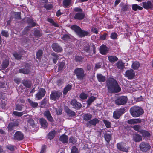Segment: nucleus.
I'll return each instance as SVG.
<instances>
[{
	"label": "nucleus",
	"instance_id": "53",
	"mask_svg": "<svg viewBox=\"0 0 153 153\" xmlns=\"http://www.w3.org/2000/svg\"><path fill=\"white\" fill-rule=\"evenodd\" d=\"M141 126L139 125H135L132 127V128L134 130L139 133L140 131L142 130L141 129Z\"/></svg>",
	"mask_w": 153,
	"mask_h": 153
},
{
	"label": "nucleus",
	"instance_id": "12",
	"mask_svg": "<svg viewBox=\"0 0 153 153\" xmlns=\"http://www.w3.org/2000/svg\"><path fill=\"white\" fill-rule=\"evenodd\" d=\"M46 93L45 89L43 88H41L35 95L36 98H37L38 100H40L45 96Z\"/></svg>",
	"mask_w": 153,
	"mask_h": 153
},
{
	"label": "nucleus",
	"instance_id": "35",
	"mask_svg": "<svg viewBox=\"0 0 153 153\" xmlns=\"http://www.w3.org/2000/svg\"><path fill=\"white\" fill-rule=\"evenodd\" d=\"M99 120L96 118H94L91 120H90L88 121V125L89 124L90 126H96L97 123H99Z\"/></svg>",
	"mask_w": 153,
	"mask_h": 153
},
{
	"label": "nucleus",
	"instance_id": "19",
	"mask_svg": "<svg viewBox=\"0 0 153 153\" xmlns=\"http://www.w3.org/2000/svg\"><path fill=\"white\" fill-rule=\"evenodd\" d=\"M117 149L122 152H127L128 151L129 148H126L122 145V143H118L117 144Z\"/></svg>",
	"mask_w": 153,
	"mask_h": 153
},
{
	"label": "nucleus",
	"instance_id": "34",
	"mask_svg": "<svg viewBox=\"0 0 153 153\" xmlns=\"http://www.w3.org/2000/svg\"><path fill=\"white\" fill-rule=\"evenodd\" d=\"M72 88L71 85L68 84L64 88L63 91V94L65 95H66L67 93L71 90Z\"/></svg>",
	"mask_w": 153,
	"mask_h": 153
},
{
	"label": "nucleus",
	"instance_id": "44",
	"mask_svg": "<svg viewBox=\"0 0 153 153\" xmlns=\"http://www.w3.org/2000/svg\"><path fill=\"white\" fill-rule=\"evenodd\" d=\"M13 55L15 59L17 60H20L22 57V56L21 54L18 53L16 52H14L13 53Z\"/></svg>",
	"mask_w": 153,
	"mask_h": 153
},
{
	"label": "nucleus",
	"instance_id": "27",
	"mask_svg": "<svg viewBox=\"0 0 153 153\" xmlns=\"http://www.w3.org/2000/svg\"><path fill=\"white\" fill-rule=\"evenodd\" d=\"M18 124L16 122H11L8 124L7 128L8 131H11L16 126H17Z\"/></svg>",
	"mask_w": 153,
	"mask_h": 153
},
{
	"label": "nucleus",
	"instance_id": "61",
	"mask_svg": "<svg viewBox=\"0 0 153 153\" xmlns=\"http://www.w3.org/2000/svg\"><path fill=\"white\" fill-rule=\"evenodd\" d=\"M1 35L2 36L5 37L6 38L9 37V34L8 31L5 30H2L1 32Z\"/></svg>",
	"mask_w": 153,
	"mask_h": 153
},
{
	"label": "nucleus",
	"instance_id": "47",
	"mask_svg": "<svg viewBox=\"0 0 153 153\" xmlns=\"http://www.w3.org/2000/svg\"><path fill=\"white\" fill-rule=\"evenodd\" d=\"M79 149L75 146H74L71 147V153H79Z\"/></svg>",
	"mask_w": 153,
	"mask_h": 153
},
{
	"label": "nucleus",
	"instance_id": "10",
	"mask_svg": "<svg viewBox=\"0 0 153 153\" xmlns=\"http://www.w3.org/2000/svg\"><path fill=\"white\" fill-rule=\"evenodd\" d=\"M62 94V93L58 91H53L50 94V98L51 100H55L58 99Z\"/></svg>",
	"mask_w": 153,
	"mask_h": 153
},
{
	"label": "nucleus",
	"instance_id": "8",
	"mask_svg": "<svg viewBox=\"0 0 153 153\" xmlns=\"http://www.w3.org/2000/svg\"><path fill=\"white\" fill-rule=\"evenodd\" d=\"M124 108H120L114 111L113 113V117L115 119H119L120 116L124 113Z\"/></svg>",
	"mask_w": 153,
	"mask_h": 153
},
{
	"label": "nucleus",
	"instance_id": "5",
	"mask_svg": "<svg viewBox=\"0 0 153 153\" xmlns=\"http://www.w3.org/2000/svg\"><path fill=\"white\" fill-rule=\"evenodd\" d=\"M127 100L128 98L127 97L121 96L117 97L115 100V104L117 105H122L126 104Z\"/></svg>",
	"mask_w": 153,
	"mask_h": 153
},
{
	"label": "nucleus",
	"instance_id": "33",
	"mask_svg": "<svg viewBox=\"0 0 153 153\" xmlns=\"http://www.w3.org/2000/svg\"><path fill=\"white\" fill-rule=\"evenodd\" d=\"M51 55L52 56L51 58L54 64H56L59 57L58 54L54 52H53L51 53Z\"/></svg>",
	"mask_w": 153,
	"mask_h": 153
},
{
	"label": "nucleus",
	"instance_id": "55",
	"mask_svg": "<svg viewBox=\"0 0 153 153\" xmlns=\"http://www.w3.org/2000/svg\"><path fill=\"white\" fill-rule=\"evenodd\" d=\"M71 0H64L63 2V6L65 7L69 6L71 4Z\"/></svg>",
	"mask_w": 153,
	"mask_h": 153
},
{
	"label": "nucleus",
	"instance_id": "17",
	"mask_svg": "<svg viewBox=\"0 0 153 153\" xmlns=\"http://www.w3.org/2000/svg\"><path fill=\"white\" fill-rule=\"evenodd\" d=\"M108 51V48L105 45L102 44L100 47V52L101 54L106 55Z\"/></svg>",
	"mask_w": 153,
	"mask_h": 153
},
{
	"label": "nucleus",
	"instance_id": "11",
	"mask_svg": "<svg viewBox=\"0 0 153 153\" xmlns=\"http://www.w3.org/2000/svg\"><path fill=\"white\" fill-rule=\"evenodd\" d=\"M70 104L74 108L77 110L79 109L82 107L81 104L77 101L75 99H72L71 101Z\"/></svg>",
	"mask_w": 153,
	"mask_h": 153
},
{
	"label": "nucleus",
	"instance_id": "9",
	"mask_svg": "<svg viewBox=\"0 0 153 153\" xmlns=\"http://www.w3.org/2000/svg\"><path fill=\"white\" fill-rule=\"evenodd\" d=\"M139 147L140 150L143 152L147 151L151 148V146L149 144L144 142H142L140 143Z\"/></svg>",
	"mask_w": 153,
	"mask_h": 153
},
{
	"label": "nucleus",
	"instance_id": "49",
	"mask_svg": "<svg viewBox=\"0 0 153 153\" xmlns=\"http://www.w3.org/2000/svg\"><path fill=\"white\" fill-rule=\"evenodd\" d=\"M65 63L64 62L62 61L60 62L58 65V71H62L63 70Z\"/></svg>",
	"mask_w": 153,
	"mask_h": 153
},
{
	"label": "nucleus",
	"instance_id": "13",
	"mask_svg": "<svg viewBox=\"0 0 153 153\" xmlns=\"http://www.w3.org/2000/svg\"><path fill=\"white\" fill-rule=\"evenodd\" d=\"M125 76L128 79L131 80L135 76L134 71L131 69L127 70L125 72Z\"/></svg>",
	"mask_w": 153,
	"mask_h": 153
},
{
	"label": "nucleus",
	"instance_id": "6",
	"mask_svg": "<svg viewBox=\"0 0 153 153\" xmlns=\"http://www.w3.org/2000/svg\"><path fill=\"white\" fill-rule=\"evenodd\" d=\"M31 65L30 64L27 63L25 65V67L23 68L19 69V73H22L24 74H28L30 73L31 69Z\"/></svg>",
	"mask_w": 153,
	"mask_h": 153
},
{
	"label": "nucleus",
	"instance_id": "57",
	"mask_svg": "<svg viewBox=\"0 0 153 153\" xmlns=\"http://www.w3.org/2000/svg\"><path fill=\"white\" fill-rule=\"evenodd\" d=\"M54 109L55 110L56 112V114L57 115H61L62 114V109L60 107L58 108H55Z\"/></svg>",
	"mask_w": 153,
	"mask_h": 153
},
{
	"label": "nucleus",
	"instance_id": "28",
	"mask_svg": "<svg viewBox=\"0 0 153 153\" xmlns=\"http://www.w3.org/2000/svg\"><path fill=\"white\" fill-rule=\"evenodd\" d=\"M133 139L135 142H140L142 140V136L138 134L135 133L133 135Z\"/></svg>",
	"mask_w": 153,
	"mask_h": 153
},
{
	"label": "nucleus",
	"instance_id": "62",
	"mask_svg": "<svg viewBox=\"0 0 153 153\" xmlns=\"http://www.w3.org/2000/svg\"><path fill=\"white\" fill-rule=\"evenodd\" d=\"M117 37L118 35L116 33L113 32L111 34L110 38L111 39L115 40L117 39Z\"/></svg>",
	"mask_w": 153,
	"mask_h": 153
},
{
	"label": "nucleus",
	"instance_id": "31",
	"mask_svg": "<svg viewBox=\"0 0 153 153\" xmlns=\"http://www.w3.org/2000/svg\"><path fill=\"white\" fill-rule=\"evenodd\" d=\"M140 133L144 138H149L151 136L150 133L148 131L145 130H141L140 131Z\"/></svg>",
	"mask_w": 153,
	"mask_h": 153
},
{
	"label": "nucleus",
	"instance_id": "38",
	"mask_svg": "<svg viewBox=\"0 0 153 153\" xmlns=\"http://www.w3.org/2000/svg\"><path fill=\"white\" fill-rule=\"evenodd\" d=\"M33 34L34 36L38 39H39L42 35L39 30L36 29L34 31Z\"/></svg>",
	"mask_w": 153,
	"mask_h": 153
},
{
	"label": "nucleus",
	"instance_id": "42",
	"mask_svg": "<svg viewBox=\"0 0 153 153\" xmlns=\"http://www.w3.org/2000/svg\"><path fill=\"white\" fill-rule=\"evenodd\" d=\"M56 134V131L53 130L49 133L48 137L49 139L51 140L53 139L55 137Z\"/></svg>",
	"mask_w": 153,
	"mask_h": 153
},
{
	"label": "nucleus",
	"instance_id": "23",
	"mask_svg": "<svg viewBox=\"0 0 153 153\" xmlns=\"http://www.w3.org/2000/svg\"><path fill=\"white\" fill-rule=\"evenodd\" d=\"M84 56L76 54L74 56V60L77 63H81L83 62Z\"/></svg>",
	"mask_w": 153,
	"mask_h": 153
},
{
	"label": "nucleus",
	"instance_id": "3",
	"mask_svg": "<svg viewBox=\"0 0 153 153\" xmlns=\"http://www.w3.org/2000/svg\"><path fill=\"white\" fill-rule=\"evenodd\" d=\"M71 28L80 37H84L88 35L89 34L87 31L82 30L79 26L76 25H72Z\"/></svg>",
	"mask_w": 153,
	"mask_h": 153
},
{
	"label": "nucleus",
	"instance_id": "2",
	"mask_svg": "<svg viewBox=\"0 0 153 153\" xmlns=\"http://www.w3.org/2000/svg\"><path fill=\"white\" fill-rule=\"evenodd\" d=\"M131 115L134 117H137L142 115L144 113V110L141 107L134 106L129 110Z\"/></svg>",
	"mask_w": 153,
	"mask_h": 153
},
{
	"label": "nucleus",
	"instance_id": "64",
	"mask_svg": "<svg viewBox=\"0 0 153 153\" xmlns=\"http://www.w3.org/2000/svg\"><path fill=\"white\" fill-rule=\"evenodd\" d=\"M77 140L75 138L71 136L69 139V143L73 144H74L76 142Z\"/></svg>",
	"mask_w": 153,
	"mask_h": 153
},
{
	"label": "nucleus",
	"instance_id": "45",
	"mask_svg": "<svg viewBox=\"0 0 153 153\" xmlns=\"http://www.w3.org/2000/svg\"><path fill=\"white\" fill-rule=\"evenodd\" d=\"M43 54V51L41 49L39 50L36 53V58L38 59H41Z\"/></svg>",
	"mask_w": 153,
	"mask_h": 153
},
{
	"label": "nucleus",
	"instance_id": "63",
	"mask_svg": "<svg viewBox=\"0 0 153 153\" xmlns=\"http://www.w3.org/2000/svg\"><path fill=\"white\" fill-rule=\"evenodd\" d=\"M6 148L10 151H13L15 150V146L11 144L6 146Z\"/></svg>",
	"mask_w": 153,
	"mask_h": 153
},
{
	"label": "nucleus",
	"instance_id": "32",
	"mask_svg": "<svg viewBox=\"0 0 153 153\" xmlns=\"http://www.w3.org/2000/svg\"><path fill=\"white\" fill-rule=\"evenodd\" d=\"M97 77L98 81L100 82H103L106 80V77L102 75L101 74H97Z\"/></svg>",
	"mask_w": 153,
	"mask_h": 153
},
{
	"label": "nucleus",
	"instance_id": "48",
	"mask_svg": "<svg viewBox=\"0 0 153 153\" xmlns=\"http://www.w3.org/2000/svg\"><path fill=\"white\" fill-rule=\"evenodd\" d=\"M47 21L50 23H51L52 25L56 27H59L58 24L57 23L55 22L53 19L50 18H48L47 19Z\"/></svg>",
	"mask_w": 153,
	"mask_h": 153
},
{
	"label": "nucleus",
	"instance_id": "46",
	"mask_svg": "<svg viewBox=\"0 0 153 153\" xmlns=\"http://www.w3.org/2000/svg\"><path fill=\"white\" fill-rule=\"evenodd\" d=\"M48 100L46 97L44 98L40 102V107L42 108H44L47 104Z\"/></svg>",
	"mask_w": 153,
	"mask_h": 153
},
{
	"label": "nucleus",
	"instance_id": "16",
	"mask_svg": "<svg viewBox=\"0 0 153 153\" xmlns=\"http://www.w3.org/2000/svg\"><path fill=\"white\" fill-rule=\"evenodd\" d=\"M52 48L54 51L57 52H60L63 50L62 48L57 43H53L52 45Z\"/></svg>",
	"mask_w": 153,
	"mask_h": 153
},
{
	"label": "nucleus",
	"instance_id": "25",
	"mask_svg": "<svg viewBox=\"0 0 153 153\" xmlns=\"http://www.w3.org/2000/svg\"><path fill=\"white\" fill-rule=\"evenodd\" d=\"M22 83L23 85L27 88H30L32 85V82L29 79H25L22 80Z\"/></svg>",
	"mask_w": 153,
	"mask_h": 153
},
{
	"label": "nucleus",
	"instance_id": "56",
	"mask_svg": "<svg viewBox=\"0 0 153 153\" xmlns=\"http://www.w3.org/2000/svg\"><path fill=\"white\" fill-rule=\"evenodd\" d=\"M102 120L107 128H110L111 127V123L110 122L105 119H103Z\"/></svg>",
	"mask_w": 153,
	"mask_h": 153
},
{
	"label": "nucleus",
	"instance_id": "60",
	"mask_svg": "<svg viewBox=\"0 0 153 153\" xmlns=\"http://www.w3.org/2000/svg\"><path fill=\"white\" fill-rule=\"evenodd\" d=\"M14 18L16 19L20 20L21 19V12H15Z\"/></svg>",
	"mask_w": 153,
	"mask_h": 153
},
{
	"label": "nucleus",
	"instance_id": "41",
	"mask_svg": "<svg viewBox=\"0 0 153 153\" xmlns=\"http://www.w3.org/2000/svg\"><path fill=\"white\" fill-rule=\"evenodd\" d=\"M27 101L30 106L33 108H36L38 105L37 102H35L31 100L30 99H28Z\"/></svg>",
	"mask_w": 153,
	"mask_h": 153
},
{
	"label": "nucleus",
	"instance_id": "52",
	"mask_svg": "<svg viewBox=\"0 0 153 153\" xmlns=\"http://www.w3.org/2000/svg\"><path fill=\"white\" fill-rule=\"evenodd\" d=\"M9 62L7 60H4L1 66L3 69H5L9 65Z\"/></svg>",
	"mask_w": 153,
	"mask_h": 153
},
{
	"label": "nucleus",
	"instance_id": "39",
	"mask_svg": "<svg viewBox=\"0 0 153 153\" xmlns=\"http://www.w3.org/2000/svg\"><path fill=\"white\" fill-rule=\"evenodd\" d=\"M132 9L134 11H136L137 10H141L143 9V8L142 7L138 5L137 4H134L132 5Z\"/></svg>",
	"mask_w": 153,
	"mask_h": 153
},
{
	"label": "nucleus",
	"instance_id": "24",
	"mask_svg": "<svg viewBox=\"0 0 153 153\" xmlns=\"http://www.w3.org/2000/svg\"><path fill=\"white\" fill-rule=\"evenodd\" d=\"M26 22L27 24L30 25L32 27L36 26V23L35 22L33 19L31 18L27 17L26 19Z\"/></svg>",
	"mask_w": 153,
	"mask_h": 153
},
{
	"label": "nucleus",
	"instance_id": "50",
	"mask_svg": "<svg viewBox=\"0 0 153 153\" xmlns=\"http://www.w3.org/2000/svg\"><path fill=\"white\" fill-rule=\"evenodd\" d=\"M24 105L22 104H16L15 110L17 111H21L22 110Z\"/></svg>",
	"mask_w": 153,
	"mask_h": 153
},
{
	"label": "nucleus",
	"instance_id": "4",
	"mask_svg": "<svg viewBox=\"0 0 153 153\" xmlns=\"http://www.w3.org/2000/svg\"><path fill=\"white\" fill-rule=\"evenodd\" d=\"M74 73L76 76L77 79L80 80H82L84 79L86 75L83 69L82 68H75L74 71Z\"/></svg>",
	"mask_w": 153,
	"mask_h": 153
},
{
	"label": "nucleus",
	"instance_id": "54",
	"mask_svg": "<svg viewBox=\"0 0 153 153\" xmlns=\"http://www.w3.org/2000/svg\"><path fill=\"white\" fill-rule=\"evenodd\" d=\"M25 111L19 112L16 111L13 112V114L15 116L21 117L25 113Z\"/></svg>",
	"mask_w": 153,
	"mask_h": 153
},
{
	"label": "nucleus",
	"instance_id": "59",
	"mask_svg": "<svg viewBox=\"0 0 153 153\" xmlns=\"http://www.w3.org/2000/svg\"><path fill=\"white\" fill-rule=\"evenodd\" d=\"M79 97L81 99L85 100L87 98L88 95L85 92H82L80 94Z\"/></svg>",
	"mask_w": 153,
	"mask_h": 153
},
{
	"label": "nucleus",
	"instance_id": "51",
	"mask_svg": "<svg viewBox=\"0 0 153 153\" xmlns=\"http://www.w3.org/2000/svg\"><path fill=\"white\" fill-rule=\"evenodd\" d=\"M96 99V97L93 96L90 97L88 99L87 102L88 105H90Z\"/></svg>",
	"mask_w": 153,
	"mask_h": 153
},
{
	"label": "nucleus",
	"instance_id": "18",
	"mask_svg": "<svg viewBox=\"0 0 153 153\" xmlns=\"http://www.w3.org/2000/svg\"><path fill=\"white\" fill-rule=\"evenodd\" d=\"M44 115L47 118V119L49 121L51 122H53V119L49 110H46L44 112Z\"/></svg>",
	"mask_w": 153,
	"mask_h": 153
},
{
	"label": "nucleus",
	"instance_id": "40",
	"mask_svg": "<svg viewBox=\"0 0 153 153\" xmlns=\"http://www.w3.org/2000/svg\"><path fill=\"white\" fill-rule=\"evenodd\" d=\"M140 64L138 62L135 61L132 64V68L134 70H137L140 66Z\"/></svg>",
	"mask_w": 153,
	"mask_h": 153
},
{
	"label": "nucleus",
	"instance_id": "58",
	"mask_svg": "<svg viewBox=\"0 0 153 153\" xmlns=\"http://www.w3.org/2000/svg\"><path fill=\"white\" fill-rule=\"evenodd\" d=\"M62 39L63 40L66 41H68L71 38L69 35L67 34H65L63 35V36L62 38Z\"/></svg>",
	"mask_w": 153,
	"mask_h": 153
},
{
	"label": "nucleus",
	"instance_id": "30",
	"mask_svg": "<svg viewBox=\"0 0 153 153\" xmlns=\"http://www.w3.org/2000/svg\"><path fill=\"white\" fill-rule=\"evenodd\" d=\"M104 137L105 141L108 143H109L110 141L112 139V134L111 133H108L105 132L104 133Z\"/></svg>",
	"mask_w": 153,
	"mask_h": 153
},
{
	"label": "nucleus",
	"instance_id": "20",
	"mask_svg": "<svg viewBox=\"0 0 153 153\" xmlns=\"http://www.w3.org/2000/svg\"><path fill=\"white\" fill-rule=\"evenodd\" d=\"M39 121L41 128L45 129L48 127V124L45 119L44 118H40Z\"/></svg>",
	"mask_w": 153,
	"mask_h": 153
},
{
	"label": "nucleus",
	"instance_id": "14",
	"mask_svg": "<svg viewBox=\"0 0 153 153\" xmlns=\"http://www.w3.org/2000/svg\"><path fill=\"white\" fill-rule=\"evenodd\" d=\"M24 137L23 134L20 131H16L13 136L14 139L16 140L20 141L23 140Z\"/></svg>",
	"mask_w": 153,
	"mask_h": 153
},
{
	"label": "nucleus",
	"instance_id": "26",
	"mask_svg": "<svg viewBox=\"0 0 153 153\" xmlns=\"http://www.w3.org/2000/svg\"><path fill=\"white\" fill-rule=\"evenodd\" d=\"M143 7L146 9L148 10L151 8L152 7V4L150 1H148L147 2H144L142 3Z\"/></svg>",
	"mask_w": 153,
	"mask_h": 153
},
{
	"label": "nucleus",
	"instance_id": "37",
	"mask_svg": "<svg viewBox=\"0 0 153 153\" xmlns=\"http://www.w3.org/2000/svg\"><path fill=\"white\" fill-rule=\"evenodd\" d=\"M108 58L109 62L112 63L117 61L118 59V58L115 55L109 56Z\"/></svg>",
	"mask_w": 153,
	"mask_h": 153
},
{
	"label": "nucleus",
	"instance_id": "36",
	"mask_svg": "<svg viewBox=\"0 0 153 153\" xmlns=\"http://www.w3.org/2000/svg\"><path fill=\"white\" fill-rule=\"evenodd\" d=\"M82 117L84 120L89 121L92 118V115L90 113H87L83 115Z\"/></svg>",
	"mask_w": 153,
	"mask_h": 153
},
{
	"label": "nucleus",
	"instance_id": "43",
	"mask_svg": "<svg viewBox=\"0 0 153 153\" xmlns=\"http://www.w3.org/2000/svg\"><path fill=\"white\" fill-rule=\"evenodd\" d=\"M117 68L120 69H122L124 67V64L122 61H119L116 64Z\"/></svg>",
	"mask_w": 153,
	"mask_h": 153
},
{
	"label": "nucleus",
	"instance_id": "21",
	"mask_svg": "<svg viewBox=\"0 0 153 153\" xmlns=\"http://www.w3.org/2000/svg\"><path fill=\"white\" fill-rule=\"evenodd\" d=\"M65 110L66 114L69 117H74L76 115V113L70 109L68 106L65 107Z\"/></svg>",
	"mask_w": 153,
	"mask_h": 153
},
{
	"label": "nucleus",
	"instance_id": "29",
	"mask_svg": "<svg viewBox=\"0 0 153 153\" xmlns=\"http://www.w3.org/2000/svg\"><path fill=\"white\" fill-rule=\"evenodd\" d=\"M68 137L64 134H63L59 137V140L63 143H65L68 142Z\"/></svg>",
	"mask_w": 153,
	"mask_h": 153
},
{
	"label": "nucleus",
	"instance_id": "7",
	"mask_svg": "<svg viewBox=\"0 0 153 153\" xmlns=\"http://www.w3.org/2000/svg\"><path fill=\"white\" fill-rule=\"evenodd\" d=\"M90 47L89 43L85 41L81 43L79 48L82 51H85L86 53H89L90 51Z\"/></svg>",
	"mask_w": 153,
	"mask_h": 153
},
{
	"label": "nucleus",
	"instance_id": "15",
	"mask_svg": "<svg viewBox=\"0 0 153 153\" xmlns=\"http://www.w3.org/2000/svg\"><path fill=\"white\" fill-rule=\"evenodd\" d=\"M85 14L83 12H77L75 13L73 19L76 20H82L85 17Z\"/></svg>",
	"mask_w": 153,
	"mask_h": 153
},
{
	"label": "nucleus",
	"instance_id": "22",
	"mask_svg": "<svg viewBox=\"0 0 153 153\" xmlns=\"http://www.w3.org/2000/svg\"><path fill=\"white\" fill-rule=\"evenodd\" d=\"M141 120L140 118H135L128 120L127 121L128 124L131 125L141 123Z\"/></svg>",
	"mask_w": 153,
	"mask_h": 153
},
{
	"label": "nucleus",
	"instance_id": "1",
	"mask_svg": "<svg viewBox=\"0 0 153 153\" xmlns=\"http://www.w3.org/2000/svg\"><path fill=\"white\" fill-rule=\"evenodd\" d=\"M108 91L109 93H116L121 91V87L116 79L113 78L109 77L106 81Z\"/></svg>",
	"mask_w": 153,
	"mask_h": 153
}]
</instances>
